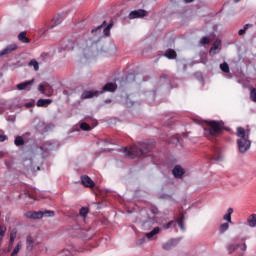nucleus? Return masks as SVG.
<instances>
[{
    "instance_id": "b1692460",
    "label": "nucleus",
    "mask_w": 256,
    "mask_h": 256,
    "mask_svg": "<svg viewBox=\"0 0 256 256\" xmlns=\"http://www.w3.org/2000/svg\"><path fill=\"white\" fill-rule=\"evenodd\" d=\"M105 25H107V21H103V23L101 25H99L95 29H92V31H91L92 35H95V33H101V29H103V27H105Z\"/></svg>"
},
{
    "instance_id": "f704fd0d",
    "label": "nucleus",
    "mask_w": 256,
    "mask_h": 256,
    "mask_svg": "<svg viewBox=\"0 0 256 256\" xmlns=\"http://www.w3.org/2000/svg\"><path fill=\"white\" fill-rule=\"evenodd\" d=\"M229 230V223H223L220 225V231L221 233H225V231Z\"/></svg>"
},
{
    "instance_id": "09e8293b",
    "label": "nucleus",
    "mask_w": 256,
    "mask_h": 256,
    "mask_svg": "<svg viewBox=\"0 0 256 256\" xmlns=\"http://www.w3.org/2000/svg\"><path fill=\"white\" fill-rule=\"evenodd\" d=\"M28 197H29L30 199H33V196H32L31 194H29Z\"/></svg>"
},
{
    "instance_id": "2eb2a0df",
    "label": "nucleus",
    "mask_w": 256,
    "mask_h": 256,
    "mask_svg": "<svg viewBox=\"0 0 256 256\" xmlns=\"http://www.w3.org/2000/svg\"><path fill=\"white\" fill-rule=\"evenodd\" d=\"M53 103V100L51 99H39L36 103L37 107H47L48 105H51Z\"/></svg>"
},
{
    "instance_id": "49530a36",
    "label": "nucleus",
    "mask_w": 256,
    "mask_h": 256,
    "mask_svg": "<svg viewBox=\"0 0 256 256\" xmlns=\"http://www.w3.org/2000/svg\"><path fill=\"white\" fill-rule=\"evenodd\" d=\"M184 3H193V0H184Z\"/></svg>"
},
{
    "instance_id": "9d476101",
    "label": "nucleus",
    "mask_w": 256,
    "mask_h": 256,
    "mask_svg": "<svg viewBox=\"0 0 256 256\" xmlns=\"http://www.w3.org/2000/svg\"><path fill=\"white\" fill-rule=\"evenodd\" d=\"M81 183H82V185H84V187H89V188L95 187V182H93L91 177H89L87 175L81 176Z\"/></svg>"
},
{
    "instance_id": "c756f323",
    "label": "nucleus",
    "mask_w": 256,
    "mask_h": 256,
    "mask_svg": "<svg viewBox=\"0 0 256 256\" xmlns=\"http://www.w3.org/2000/svg\"><path fill=\"white\" fill-rule=\"evenodd\" d=\"M220 69L223 73H229V64L227 62L220 64Z\"/></svg>"
},
{
    "instance_id": "e433bc0d",
    "label": "nucleus",
    "mask_w": 256,
    "mask_h": 256,
    "mask_svg": "<svg viewBox=\"0 0 256 256\" xmlns=\"http://www.w3.org/2000/svg\"><path fill=\"white\" fill-rule=\"evenodd\" d=\"M209 38L208 37H202V39L200 40V43H202V45H209Z\"/></svg>"
},
{
    "instance_id": "dca6fc26",
    "label": "nucleus",
    "mask_w": 256,
    "mask_h": 256,
    "mask_svg": "<svg viewBox=\"0 0 256 256\" xmlns=\"http://www.w3.org/2000/svg\"><path fill=\"white\" fill-rule=\"evenodd\" d=\"M176 223L182 231H185V216L183 214H180L176 220Z\"/></svg>"
},
{
    "instance_id": "58836bf2",
    "label": "nucleus",
    "mask_w": 256,
    "mask_h": 256,
    "mask_svg": "<svg viewBox=\"0 0 256 256\" xmlns=\"http://www.w3.org/2000/svg\"><path fill=\"white\" fill-rule=\"evenodd\" d=\"M10 238L16 239L17 238V230L13 229L10 233Z\"/></svg>"
},
{
    "instance_id": "c85d7f7f",
    "label": "nucleus",
    "mask_w": 256,
    "mask_h": 256,
    "mask_svg": "<svg viewBox=\"0 0 256 256\" xmlns=\"http://www.w3.org/2000/svg\"><path fill=\"white\" fill-rule=\"evenodd\" d=\"M80 217H87V215H89V208L87 207H82L80 209Z\"/></svg>"
},
{
    "instance_id": "ddd939ff",
    "label": "nucleus",
    "mask_w": 256,
    "mask_h": 256,
    "mask_svg": "<svg viewBox=\"0 0 256 256\" xmlns=\"http://www.w3.org/2000/svg\"><path fill=\"white\" fill-rule=\"evenodd\" d=\"M15 49H17V45L15 44L8 45L6 48L0 51V57H3L4 55H9V53H13Z\"/></svg>"
},
{
    "instance_id": "f03ea898",
    "label": "nucleus",
    "mask_w": 256,
    "mask_h": 256,
    "mask_svg": "<svg viewBox=\"0 0 256 256\" xmlns=\"http://www.w3.org/2000/svg\"><path fill=\"white\" fill-rule=\"evenodd\" d=\"M236 135L238 137L237 139V147L239 153H247L249 149H251V140L249 139L251 135V129L238 127L236 129Z\"/></svg>"
},
{
    "instance_id": "473e14b6",
    "label": "nucleus",
    "mask_w": 256,
    "mask_h": 256,
    "mask_svg": "<svg viewBox=\"0 0 256 256\" xmlns=\"http://www.w3.org/2000/svg\"><path fill=\"white\" fill-rule=\"evenodd\" d=\"M249 27H251V24H245L244 25V28L243 29H240L239 31H238V35H245V33H246V31H247V29H249Z\"/></svg>"
},
{
    "instance_id": "4be33fe9",
    "label": "nucleus",
    "mask_w": 256,
    "mask_h": 256,
    "mask_svg": "<svg viewBox=\"0 0 256 256\" xmlns=\"http://www.w3.org/2000/svg\"><path fill=\"white\" fill-rule=\"evenodd\" d=\"M33 243H34V241H33V237H31V236H27V238H26V247H27V250L28 251H31V249H33Z\"/></svg>"
},
{
    "instance_id": "9b49d317",
    "label": "nucleus",
    "mask_w": 256,
    "mask_h": 256,
    "mask_svg": "<svg viewBox=\"0 0 256 256\" xmlns=\"http://www.w3.org/2000/svg\"><path fill=\"white\" fill-rule=\"evenodd\" d=\"M172 175H174V177L176 179H181V177H183V175H185V169H183L181 166L177 165L173 168Z\"/></svg>"
},
{
    "instance_id": "a19ab883",
    "label": "nucleus",
    "mask_w": 256,
    "mask_h": 256,
    "mask_svg": "<svg viewBox=\"0 0 256 256\" xmlns=\"http://www.w3.org/2000/svg\"><path fill=\"white\" fill-rule=\"evenodd\" d=\"M7 141V135H0V143Z\"/></svg>"
},
{
    "instance_id": "c03bdc74",
    "label": "nucleus",
    "mask_w": 256,
    "mask_h": 256,
    "mask_svg": "<svg viewBox=\"0 0 256 256\" xmlns=\"http://www.w3.org/2000/svg\"><path fill=\"white\" fill-rule=\"evenodd\" d=\"M13 243H15V238H11V237H10L9 245L11 246V245H13Z\"/></svg>"
},
{
    "instance_id": "c9c22d12",
    "label": "nucleus",
    "mask_w": 256,
    "mask_h": 256,
    "mask_svg": "<svg viewBox=\"0 0 256 256\" xmlns=\"http://www.w3.org/2000/svg\"><path fill=\"white\" fill-rule=\"evenodd\" d=\"M170 143H181V138L179 137V134L174 135Z\"/></svg>"
},
{
    "instance_id": "cd10ccee",
    "label": "nucleus",
    "mask_w": 256,
    "mask_h": 256,
    "mask_svg": "<svg viewBox=\"0 0 256 256\" xmlns=\"http://www.w3.org/2000/svg\"><path fill=\"white\" fill-rule=\"evenodd\" d=\"M29 66L34 67V71H37L39 69V62H37V60H35V59H32L29 62Z\"/></svg>"
},
{
    "instance_id": "412c9836",
    "label": "nucleus",
    "mask_w": 256,
    "mask_h": 256,
    "mask_svg": "<svg viewBox=\"0 0 256 256\" xmlns=\"http://www.w3.org/2000/svg\"><path fill=\"white\" fill-rule=\"evenodd\" d=\"M231 215H233V208H229L228 211H227V214H225L223 216L224 221H227L228 223H232Z\"/></svg>"
},
{
    "instance_id": "72a5a7b5",
    "label": "nucleus",
    "mask_w": 256,
    "mask_h": 256,
    "mask_svg": "<svg viewBox=\"0 0 256 256\" xmlns=\"http://www.w3.org/2000/svg\"><path fill=\"white\" fill-rule=\"evenodd\" d=\"M58 256H73V254L69 249H64L58 254Z\"/></svg>"
},
{
    "instance_id": "0eeeda50",
    "label": "nucleus",
    "mask_w": 256,
    "mask_h": 256,
    "mask_svg": "<svg viewBox=\"0 0 256 256\" xmlns=\"http://www.w3.org/2000/svg\"><path fill=\"white\" fill-rule=\"evenodd\" d=\"M63 16L61 15H57L56 17H54L47 25V30L49 29H55V27H57V25H61V23H63Z\"/></svg>"
},
{
    "instance_id": "1a4fd4ad",
    "label": "nucleus",
    "mask_w": 256,
    "mask_h": 256,
    "mask_svg": "<svg viewBox=\"0 0 256 256\" xmlns=\"http://www.w3.org/2000/svg\"><path fill=\"white\" fill-rule=\"evenodd\" d=\"M101 93L103 92H99V91H84L81 94V99H92V97H99V95H101Z\"/></svg>"
},
{
    "instance_id": "3c124183",
    "label": "nucleus",
    "mask_w": 256,
    "mask_h": 256,
    "mask_svg": "<svg viewBox=\"0 0 256 256\" xmlns=\"http://www.w3.org/2000/svg\"><path fill=\"white\" fill-rule=\"evenodd\" d=\"M153 213H157V210H154Z\"/></svg>"
},
{
    "instance_id": "7c9ffc66",
    "label": "nucleus",
    "mask_w": 256,
    "mask_h": 256,
    "mask_svg": "<svg viewBox=\"0 0 256 256\" xmlns=\"http://www.w3.org/2000/svg\"><path fill=\"white\" fill-rule=\"evenodd\" d=\"M80 129H82V131H91V126L86 122H82L80 124Z\"/></svg>"
},
{
    "instance_id": "20e7f679",
    "label": "nucleus",
    "mask_w": 256,
    "mask_h": 256,
    "mask_svg": "<svg viewBox=\"0 0 256 256\" xmlns=\"http://www.w3.org/2000/svg\"><path fill=\"white\" fill-rule=\"evenodd\" d=\"M25 217L27 219H43V217H55V212L51 210L47 211H38V212H33V211H28L25 213Z\"/></svg>"
},
{
    "instance_id": "aec40b11",
    "label": "nucleus",
    "mask_w": 256,
    "mask_h": 256,
    "mask_svg": "<svg viewBox=\"0 0 256 256\" xmlns=\"http://www.w3.org/2000/svg\"><path fill=\"white\" fill-rule=\"evenodd\" d=\"M113 27V22L109 23L104 29H103V35L104 37H109L111 35V28Z\"/></svg>"
},
{
    "instance_id": "2f4dec72",
    "label": "nucleus",
    "mask_w": 256,
    "mask_h": 256,
    "mask_svg": "<svg viewBox=\"0 0 256 256\" xmlns=\"http://www.w3.org/2000/svg\"><path fill=\"white\" fill-rule=\"evenodd\" d=\"M19 251H21V242L16 245L10 256H17V253H19Z\"/></svg>"
},
{
    "instance_id": "8fccbe9b",
    "label": "nucleus",
    "mask_w": 256,
    "mask_h": 256,
    "mask_svg": "<svg viewBox=\"0 0 256 256\" xmlns=\"http://www.w3.org/2000/svg\"><path fill=\"white\" fill-rule=\"evenodd\" d=\"M239 1H241V0H235V3H239Z\"/></svg>"
},
{
    "instance_id": "6ab92c4d",
    "label": "nucleus",
    "mask_w": 256,
    "mask_h": 256,
    "mask_svg": "<svg viewBox=\"0 0 256 256\" xmlns=\"http://www.w3.org/2000/svg\"><path fill=\"white\" fill-rule=\"evenodd\" d=\"M159 231H161V228L155 227L152 231L146 233L147 239H153L154 235H159Z\"/></svg>"
},
{
    "instance_id": "37998d69",
    "label": "nucleus",
    "mask_w": 256,
    "mask_h": 256,
    "mask_svg": "<svg viewBox=\"0 0 256 256\" xmlns=\"http://www.w3.org/2000/svg\"><path fill=\"white\" fill-rule=\"evenodd\" d=\"M25 106L28 107V108L33 107V102H28V103L25 104Z\"/></svg>"
},
{
    "instance_id": "f3484780",
    "label": "nucleus",
    "mask_w": 256,
    "mask_h": 256,
    "mask_svg": "<svg viewBox=\"0 0 256 256\" xmlns=\"http://www.w3.org/2000/svg\"><path fill=\"white\" fill-rule=\"evenodd\" d=\"M246 225L248 227H256V214H252L247 218Z\"/></svg>"
},
{
    "instance_id": "79ce46f5",
    "label": "nucleus",
    "mask_w": 256,
    "mask_h": 256,
    "mask_svg": "<svg viewBox=\"0 0 256 256\" xmlns=\"http://www.w3.org/2000/svg\"><path fill=\"white\" fill-rule=\"evenodd\" d=\"M241 251H247V244H242V245H239Z\"/></svg>"
},
{
    "instance_id": "4468645a",
    "label": "nucleus",
    "mask_w": 256,
    "mask_h": 256,
    "mask_svg": "<svg viewBox=\"0 0 256 256\" xmlns=\"http://www.w3.org/2000/svg\"><path fill=\"white\" fill-rule=\"evenodd\" d=\"M164 57L167 59H177V52L174 49H168L164 53Z\"/></svg>"
},
{
    "instance_id": "f8f14e48",
    "label": "nucleus",
    "mask_w": 256,
    "mask_h": 256,
    "mask_svg": "<svg viewBox=\"0 0 256 256\" xmlns=\"http://www.w3.org/2000/svg\"><path fill=\"white\" fill-rule=\"evenodd\" d=\"M117 91V84L113 83V82H108L106 85L103 86L102 88V93H105V92H110V93H113Z\"/></svg>"
},
{
    "instance_id": "393cba45",
    "label": "nucleus",
    "mask_w": 256,
    "mask_h": 256,
    "mask_svg": "<svg viewBox=\"0 0 256 256\" xmlns=\"http://www.w3.org/2000/svg\"><path fill=\"white\" fill-rule=\"evenodd\" d=\"M7 232V227L5 225H0V245L3 243V237H5V233Z\"/></svg>"
},
{
    "instance_id": "423d86ee",
    "label": "nucleus",
    "mask_w": 256,
    "mask_h": 256,
    "mask_svg": "<svg viewBox=\"0 0 256 256\" xmlns=\"http://www.w3.org/2000/svg\"><path fill=\"white\" fill-rule=\"evenodd\" d=\"M33 83H35V79L19 83L16 85V89L18 91H31V87H33Z\"/></svg>"
},
{
    "instance_id": "a211bd4d",
    "label": "nucleus",
    "mask_w": 256,
    "mask_h": 256,
    "mask_svg": "<svg viewBox=\"0 0 256 256\" xmlns=\"http://www.w3.org/2000/svg\"><path fill=\"white\" fill-rule=\"evenodd\" d=\"M18 39L21 41V43H30L31 41L29 38H27V32L25 31L19 33Z\"/></svg>"
},
{
    "instance_id": "a18cd8bd",
    "label": "nucleus",
    "mask_w": 256,
    "mask_h": 256,
    "mask_svg": "<svg viewBox=\"0 0 256 256\" xmlns=\"http://www.w3.org/2000/svg\"><path fill=\"white\" fill-rule=\"evenodd\" d=\"M3 113H5V110L0 107V115H3Z\"/></svg>"
},
{
    "instance_id": "a878e982",
    "label": "nucleus",
    "mask_w": 256,
    "mask_h": 256,
    "mask_svg": "<svg viewBox=\"0 0 256 256\" xmlns=\"http://www.w3.org/2000/svg\"><path fill=\"white\" fill-rule=\"evenodd\" d=\"M237 249H239V244H230L228 246V253H235V251H237Z\"/></svg>"
},
{
    "instance_id": "de8ad7c7",
    "label": "nucleus",
    "mask_w": 256,
    "mask_h": 256,
    "mask_svg": "<svg viewBox=\"0 0 256 256\" xmlns=\"http://www.w3.org/2000/svg\"><path fill=\"white\" fill-rule=\"evenodd\" d=\"M241 241H247V237L242 238Z\"/></svg>"
},
{
    "instance_id": "39448f33",
    "label": "nucleus",
    "mask_w": 256,
    "mask_h": 256,
    "mask_svg": "<svg viewBox=\"0 0 256 256\" xmlns=\"http://www.w3.org/2000/svg\"><path fill=\"white\" fill-rule=\"evenodd\" d=\"M147 15H149L147 10L138 9L131 11L128 15V19H143V17H147Z\"/></svg>"
},
{
    "instance_id": "5701e85b",
    "label": "nucleus",
    "mask_w": 256,
    "mask_h": 256,
    "mask_svg": "<svg viewBox=\"0 0 256 256\" xmlns=\"http://www.w3.org/2000/svg\"><path fill=\"white\" fill-rule=\"evenodd\" d=\"M14 145H16V147H21V145H25V140H23V137L17 136L14 140Z\"/></svg>"
},
{
    "instance_id": "4c0bfd02",
    "label": "nucleus",
    "mask_w": 256,
    "mask_h": 256,
    "mask_svg": "<svg viewBox=\"0 0 256 256\" xmlns=\"http://www.w3.org/2000/svg\"><path fill=\"white\" fill-rule=\"evenodd\" d=\"M217 49H219V44L214 43L210 49V54L213 53V51H217Z\"/></svg>"
},
{
    "instance_id": "6e6552de",
    "label": "nucleus",
    "mask_w": 256,
    "mask_h": 256,
    "mask_svg": "<svg viewBox=\"0 0 256 256\" xmlns=\"http://www.w3.org/2000/svg\"><path fill=\"white\" fill-rule=\"evenodd\" d=\"M177 245H179V239H171L166 243L162 244V249H164V251H170V249H173V247H177Z\"/></svg>"
},
{
    "instance_id": "bb28decb",
    "label": "nucleus",
    "mask_w": 256,
    "mask_h": 256,
    "mask_svg": "<svg viewBox=\"0 0 256 256\" xmlns=\"http://www.w3.org/2000/svg\"><path fill=\"white\" fill-rule=\"evenodd\" d=\"M177 226V222L175 221H170L166 224H163V229H171V227H176Z\"/></svg>"
},
{
    "instance_id": "f257e3e1",
    "label": "nucleus",
    "mask_w": 256,
    "mask_h": 256,
    "mask_svg": "<svg viewBox=\"0 0 256 256\" xmlns=\"http://www.w3.org/2000/svg\"><path fill=\"white\" fill-rule=\"evenodd\" d=\"M155 147V143L139 142L130 148H123L122 152L128 159H135V157H141L146 153H149Z\"/></svg>"
},
{
    "instance_id": "7ed1b4c3",
    "label": "nucleus",
    "mask_w": 256,
    "mask_h": 256,
    "mask_svg": "<svg viewBox=\"0 0 256 256\" xmlns=\"http://www.w3.org/2000/svg\"><path fill=\"white\" fill-rule=\"evenodd\" d=\"M208 133V139L213 137H219L223 133V123L219 121H211L208 124V128L205 129V135Z\"/></svg>"
},
{
    "instance_id": "ea45409f",
    "label": "nucleus",
    "mask_w": 256,
    "mask_h": 256,
    "mask_svg": "<svg viewBox=\"0 0 256 256\" xmlns=\"http://www.w3.org/2000/svg\"><path fill=\"white\" fill-rule=\"evenodd\" d=\"M38 90L40 91V93H42L43 95H45V86L43 84H40L38 86Z\"/></svg>"
}]
</instances>
